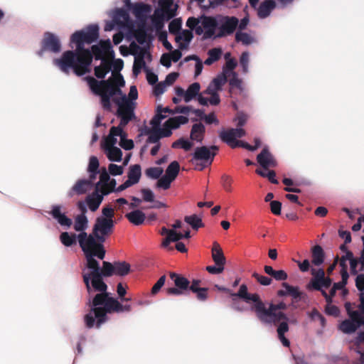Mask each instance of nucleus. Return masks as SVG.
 I'll return each instance as SVG.
<instances>
[{
	"mask_svg": "<svg viewBox=\"0 0 364 364\" xmlns=\"http://www.w3.org/2000/svg\"><path fill=\"white\" fill-rule=\"evenodd\" d=\"M98 36L97 25H90L85 29L76 31L70 38V43H75L76 46L75 50L64 52L60 58L53 60V64L65 74L73 71L76 75L82 76L89 73L92 55L89 49L84 48L85 43H93Z\"/></svg>",
	"mask_w": 364,
	"mask_h": 364,
	"instance_id": "f257e3e1",
	"label": "nucleus"
},
{
	"mask_svg": "<svg viewBox=\"0 0 364 364\" xmlns=\"http://www.w3.org/2000/svg\"><path fill=\"white\" fill-rule=\"evenodd\" d=\"M232 296H239L246 303L252 302L250 306V310L255 314L257 319L264 325H277L281 320H289V318L282 311L278 310H285L287 305L283 301L278 304L269 303L268 307L262 300L260 296L257 294H250L248 292L247 287L243 284L240 287L237 294H232Z\"/></svg>",
	"mask_w": 364,
	"mask_h": 364,
	"instance_id": "f03ea898",
	"label": "nucleus"
},
{
	"mask_svg": "<svg viewBox=\"0 0 364 364\" xmlns=\"http://www.w3.org/2000/svg\"><path fill=\"white\" fill-rule=\"evenodd\" d=\"M83 252L86 259V267L91 270L89 273H82L83 282L88 294L90 295L92 293L91 285L93 289L104 291L107 289V285L104 282L103 277H109L114 274V262L104 261L102 267L100 268L99 262L95 257L103 259L106 255L105 250L104 254H102V256L97 253V250H85Z\"/></svg>",
	"mask_w": 364,
	"mask_h": 364,
	"instance_id": "7ed1b4c3",
	"label": "nucleus"
},
{
	"mask_svg": "<svg viewBox=\"0 0 364 364\" xmlns=\"http://www.w3.org/2000/svg\"><path fill=\"white\" fill-rule=\"evenodd\" d=\"M93 291H98L93 297L90 306V311L85 315L84 321L87 328L96 327L100 328L101 326L107 320V314L113 312L114 308L119 306V302L114 298L109 296L107 289L100 290L93 289Z\"/></svg>",
	"mask_w": 364,
	"mask_h": 364,
	"instance_id": "20e7f679",
	"label": "nucleus"
},
{
	"mask_svg": "<svg viewBox=\"0 0 364 364\" xmlns=\"http://www.w3.org/2000/svg\"><path fill=\"white\" fill-rule=\"evenodd\" d=\"M100 95L102 106L104 109L111 110V102L117 106V116L121 119V125L126 126L135 118V100L138 92H94Z\"/></svg>",
	"mask_w": 364,
	"mask_h": 364,
	"instance_id": "39448f33",
	"label": "nucleus"
},
{
	"mask_svg": "<svg viewBox=\"0 0 364 364\" xmlns=\"http://www.w3.org/2000/svg\"><path fill=\"white\" fill-rule=\"evenodd\" d=\"M115 222L97 218L93 225L92 233L87 235L86 232H80L77 240L82 252L97 250L101 256L105 252L104 242L107 237L114 232Z\"/></svg>",
	"mask_w": 364,
	"mask_h": 364,
	"instance_id": "423d86ee",
	"label": "nucleus"
},
{
	"mask_svg": "<svg viewBox=\"0 0 364 364\" xmlns=\"http://www.w3.org/2000/svg\"><path fill=\"white\" fill-rule=\"evenodd\" d=\"M90 91H122L125 86V80L121 73L112 72L107 80H98L94 77L85 78Z\"/></svg>",
	"mask_w": 364,
	"mask_h": 364,
	"instance_id": "0eeeda50",
	"label": "nucleus"
},
{
	"mask_svg": "<svg viewBox=\"0 0 364 364\" xmlns=\"http://www.w3.org/2000/svg\"><path fill=\"white\" fill-rule=\"evenodd\" d=\"M218 33V27L216 21V16H200V27H198L196 29V34L198 36H203V39H215L218 38L216 37Z\"/></svg>",
	"mask_w": 364,
	"mask_h": 364,
	"instance_id": "6e6552de",
	"label": "nucleus"
},
{
	"mask_svg": "<svg viewBox=\"0 0 364 364\" xmlns=\"http://www.w3.org/2000/svg\"><path fill=\"white\" fill-rule=\"evenodd\" d=\"M218 33L216 37L223 38L232 34L238 25V19L235 16L216 15Z\"/></svg>",
	"mask_w": 364,
	"mask_h": 364,
	"instance_id": "1a4fd4ad",
	"label": "nucleus"
},
{
	"mask_svg": "<svg viewBox=\"0 0 364 364\" xmlns=\"http://www.w3.org/2000/svg\"><path fill=\"white\" fill-rule=\"evenodd\" d=\"M218 150L219 147L216 145L197 147L193 153V160L202 161L204 163V165L201 166L198 170L202 171L205 167V164L211 165Z\"/></svg>",
	"mask_w": 364,
	"mask_h": 364,
	"instance_id": "9d476101",
	"label": "nucleus"
},
{
	"mask_svg": "<svg viewBox=\"0 0 364 364\" xmlns=\"http://www.w3.org/2000/svg\"><path fill=\"white\" fill-rule=\"evenodd\" d=\"M237 65V62L234 58L227 60L223 68V72L229 76V84L232 89H237L239 91L245 90L243 81L239 78L238 74L234 71Z\"/></svg>",
	"mask_w": 364,
	"mask_h": 364,
	"instance_id": "9b49d317",
	"label": "nucleus"
},
{
	"mask_svg": "<svg viewBox=\"0 0 364 364\" xmlns=\"http://www.w3.org/2000/svg\"><path fill=\"white\" fill-rule=\"evenodd\" d=\"M350 320L346 319L340 324V329L345 333H354L361 325L364 324L362 315L359 311H353L350 314Z\"/></svg>",
	"mask_w": 364,
	"mask_h": 364,
	"instance_id": "f8f14e48",
	"label": "nucleus"
},
{
	"mask_svg": "<svg viewBox=\"0 0 364 364\" xmlns=\"http://www.w3.org/2000/svg\"><path fill=\"white\" fill-rule=\"evenodd\" d=\"M48 50L54 53H58L61 50V44L59 38L51 33H46L42 41V48L38 52V55H43L44 51Z\"/></svg>",
	"mask_w": 364,
	"mask_h": 364,
	"instance_id": "ddd939ff",
	"label": "nucleus"
},
{
	"mask_svg": "<svg viewBox=\"0 0 364 364\" xmlns=\"http://www.w3.org/2000/svg\"><path fill=\"white\" fill-rule=\"evenodd\" d=\"M245 135V131L242 128L229 129L228 130H223L220 132L219 136L220 139L228 144L231 148L235 145L236 138H242Z\"/></svg>",
	"mask_w": 364,
	"mask_h": 364,
	"instance_id": "4468645a",
	"label": "nucleus"
},
{
	"mask_svg": "<svg viewBox=\"0 0 364 364\" xmlns=\"http://www.w3.org/2000/svg\"><path fill=\"white\" fill-rule=\"evenodd\" d=\"M257 161L264 170H267L270 167L274 168L277 166L276 159L267 147H264L257 156Z\"/></svg>",
	"mask_w": 364,
	"mask_h": 364,
	"instance_id": "2eb2a0df",
	"label": "nucleus"
},
{
	"mask_svg": "<svg viewBox=\"0 0 364 364\" xmlns=\"http://www.w3.org/2000/svg\"><path fill=\"white\" fill-rule=\"evenodd\" d=\"M151 54L146 50H141L134 56V61L133 65V74L137 76L141 71L142 69L145 70V68H147L145 64V59L151 60Z\"/></svg>",
	"mask_w": 364,
	"mask_h": 364,
	"instance_id": "dca6fc26",
	"label": "nucleus"
},
{
	"mask_svg": "<svg viewBox=\"0 0 364 364\" xmlns=\"http://www.w3.org/2000/svg\"><path fill=\"white\" fill-rule=\"evenodd\" d=\"M61 205H54L51 207V210L48 212V214L58 221L61 226H66L70 228L73 221L70 218H68L65 213L61 212Z\"/></svg>",
	"mask_w": 364,
	"mask_h": 364,
	"instance_id": "f3484780",
	"label": "nucleus"
},
{
	"mask_svg": "<svg viewBox=\"0 0 364 364\" xmlns=\"http://www.w3.org/2000/svg\"><path fill=\"white\" fill-rule=\"evenodd\" d=\"M193 38V34L191 30H181L180 33L175 36L176 41L178 43V48L181 50L186 49Z\"/></svg>",
	"mask_w": 364,
	"mask_h": 364,
	"instance_id": "a211bd4d",
	"label": "nucleus"
},
{
	"mask_svg": "<svg viewBox=\"0 0 364 364\" xmlns=\"http://www.w3.org/2000/svg\"><path fill=\"white\" fill-rule=\"evenodd\" d=\"M311 274L312 275V278L308 284L307 288L309 289H318L320 287L317 282L326 277L325 272L322 268H319L318 269L311 268Z\"/></svg>",
	"mask_w": 364,
	"mask_h": 364,
	"instance_id": "6ab92c4d",
	"label": "nucleus"
},
{
	"mask_svg": "<svg viewBox=\"0 0 364 364\" xmlns=\"http://www.w3.org/2000/svg\"><path fill=\"white\" fill-rule=\"evenodd\" d=\"M91 186V182L86 179L78 180L69 192L70 197L76 195H82L87 193Z\"/></svg>",
	"mask_w": 364,
	"mask_h": 364,
	"instance_id": "aec40b11",
	"label": "nucleus"
},
{
	"mask_svg": "<svg viewBox=\"0 0 364 364\" xmlns=\"http://www.w3.org/2000/svg\"><path fill=\"white\" fill-rule=\"evenodd\" d=\"M311 263L315 266L321 265L325 259V253L323 248L318 245H314L311 249Z\"/></svg>",
	"mask_w": 364,
	"mask_h": 364,
	"instance_id": "412c9836",
	"label": "nucleus"
},
{
	"mask_svg": "<svg viewBox=\"0 0 364 364\" xmlns=\"http://www.w3.org/2000/svg\"><path fill=\"white\" fill-rule=\"evenodd\" d=\"M205 126L201 122L196 123L192 126L190 138L193 141L202 142L205 136Z\"/></svg>",
	"mask_w": 364,
	"mask_h": 364,
	"instance_id": "4be33fe9",
	"label": "nucleus"
},
{
	"mask_svg": "<svg viewBox=\"0 0 364 364\" xmlns=\"http://www.w3.org/2000/svg\"><path fill=\"white\" fill-rule=\"evenodd\" d=\"M103 200V195H100L97 191L88 195L85 201L91 211H96Z\"/></svg>",
	"mask_w": 364,
	"mask_h": 364,
	"instance_id": "5701e85b",
	"label": "nucleus"
},
{
	"mask_svg": "<svg viewBox=\"0 0 364 364\" xmlns=\"http://www.w3.org/2000/svg\"><path fill=\"white\" fill-rule=\"evenodd\" d=\"M212 257L215 265L225 266L226 262L225 257L222 248L216 242L213 243V247L212 248Z\"/></svg>",
	"mask_w": 364,
	"mask_h": 364,
	"instance_id": "b1692460",
	"label": "nucleus"
},
{
	"mask_svg": "<svg viewBox=\"0 0 364 364\" xmlns=\"http://www.w3.org/2000/svg\"><path fill=\"white\" fill-rule=\"evenodd\" d=\"M275 6L276 4L274 0H265L258 7L257 14L259 17L261 18H266L270 14Z\"/></svg>",
	"mask_w": 364,
	"mask_h": 364,
	"instance_id": "393cba45",
	"label": "nucleus"
},
{
	"mask_svg": "<svg viewBox=\"0 0 364 364\" xmlns=\"http://www.w3.org/2000/svg\"><path fill=\"white\" fill-rule=\"evenodd\" d=\"M95 75L100 80H104L107 74L110 72V67L109 65V60L106 58L102 59L100 64L94 68Z\"/></svg>",
	"mask_w": 364,
	"mask_h": 364,
	"instance_id": "a878e982",
	"label": "nucleus"
},
{
	"mask_svg": "<svg viewBox=\"0 0 364 364\" xmlns=\"http://www.w3.org/2000/svg\"><path fill=\"white\" fill-rule=\"evenodd\" d=\"M126 218L134 225H141L144 223L146 215L140 210H135L125 215Z\"/></svg>",
	"mask_w": 364,
	"mask_h": 364,
	"instance_id": "bb28decb",
	"label": "nucleus"
},
{
	"mask_svg": "<svg viewBox=\"0 0 364 364\" xmlns=\"http://www.w3.org/2000/svg\"><path fill=\"white\" fill-rule=\"evenodd\" d=\"M228 80L229 81V76L223 72L213 80L210 85L205 91H219Z\"/></svg>",
	"mask_w": 364,
	"mask_h": 364,
	"instance_id": "cd10ccee",
	"label": "nucleus"
},
{
	"mask_svg": "<svg viewBox=\"0 0 364 364\" xmlns=\"http://www.w3.org/2000/svg\"><path fill=\"white\" fill-rule=\"evenodd\" d=\"M170 277L173 281L175 286L181 291H183L188 289L190 282L187 278L175 272H171Z\"/></svg>",
	"mask_w": 364,
	"mask_h": 364,
	"instance_id": "c85d7f7f",
	"label": "nucleus"
},
{
	"mask_svg": "<svg viewBox=\"0 0 364 364\" xmlns=\"http://www.w3.org/2000/svg\"><path fill=\"white\" fill-rule=\"evenodd\" d=\"M141 176V168L139 164L132 165L129 167L127 174V180L130 181V182L132 183L133 185L137 183L139 181Z\"/></svg>",
	"mask_w": 364,
	"mask_h": 364,
	"instance_id": "c756f323",
	"label": "nucleus"
},
{
	"mask_svg": "<svg viewBox=\"0 0 364 364\" xmlns=\"http://www.w3.org/2000/svg\"><path fill=\"white\" fill-rule=\"evenodd\" d=\"M151 11V6L144 3H136L133 6V13L137 18L147 16Z\"/></svg>",
	"mask_w": 364,
	"mask_h": 364,
	"instance_id": "7c9ffc66",
	"label": "nucleus"
},
{
	"mask_svg": "<svg viewBox=\"0 0 364 364\" xmlns=\"http://www.w3.org/2000/svg\"><path fill=\"white\" fill-rule=\"evenodd\" d=\"M88 227V220L85 215H77L75 218L74 229L80 232H85Z\"/></svg>",
	"mask_w": 364,
	"mask_h": 364,
	"instance_id": "2f4dec72",
	"label": "nucleus"
},
{
	"mask_svg": "<svg viewBox=\"0 0 364 364\" xmlns=\"http://www.w3.org/2000/svg\"><path fill=\"white\" fill-rule=\"evenodd\" d=\"M166 15L168 18H171L174 16V14L166 13L164 9H156L151 17V21L156 26L161 24Z\"/></svg>",
	"mask_w": 364,
	"mask_h": 364,
	"instance_id": "473e14b6",
	"label": "nucleus"
},
{
	"mask_svg": "<svg viewBox=\"0 0 364 364\" xmlns=\"http://www.w3.org/2000/svg\"><path fill=\"white\" fill-rule=\"evenodd\" d=\"M184 221L190 225L191 228L196 231H198L200 228L204 226L201 218L196 214L185 216Z\"/></svg>",
	"mask_w": 364,
	"mask_h": 364,
	"instance_id": "72a5a7b5",
	"label": "nucleus"
},
{
	"mask_svg": "<svg viewBox=\"0 0 364 364\" xmlns=\"http://www.w3.org/2000/svg\"><path fill=\"white\" fill-rule=\"evenodd\" d=\"M130 264L126 262H114V274L124 277L130 272Z\"/></svg>",
	"mask_w": 364,
	"mask_h": 364,
	"instance_id": "f704fd0d",
	"label": "nucleus"
},
{
	"mask_svg": "<svg viewBox=\"0 0 364 364\" xmlns=\"http://www.w3.org/2000/svg\"><path fill=\"white\" fill-rule=\"evenodd\" d=\"M188 122V119L187 117L180 115V116H176L174 117L169 118L166 122V126L169 127L172 129H177L181 124H185Z\"/></svg>",
	"mask_w": 364,
	"mask_h": 364,
	"instance_id": "c9c22d12",
	"label": "nucleus"
},
{
	"mask_svg": "<svg viewBox=\"0 0 364 364\" xmlns=\"http://www.w3.org/2000/svg\"><path fill=\"white\" fill-rule=\"evenodd\" d=\"M105 149L107 151V156L109 161L117 162L122 161V151L117 146H112L108 147Z\"/></svg>",
	"mask_w": 364,
	"mask_h": 364,
	"instance_id": "e433bc0d",
	"label": "nucleus"
},
{
	"mask_svg": "<svg viewBox=\"0 0 364 364\" xmlns=\"http://www.w3.org/2000/svg\"><path fill=\"white\" fill-rule=\"evenodd\" d=\"M182 233L177 232L175 230H171L170 232V234L168 236H166L163 240V242L161 243V246L164 248H167L171 242H178L179 240H182Z\"/></svg>",
	"mask_w": 364,
	"mask_h": 364,
	"instance_id": "4c0bfd02",
	"label": "nucleus"
},
{
	"mask_svg": "<svg viewBox=\"0 0 364 364\" xmlns=\"http://www.w3.org/2000/svg\"><path fill=\"white\" fill-rule=\"evenodd\" d=\"M180 171L179 163L176 161H172L166 170L165 176L170 178L171 180L174 181L177 177Z\"/></svg>",
	"mask_w": 364,
	"mask_h": 364,
	"instance_id": "58836bf2",
	"label": "nucleus"
},
{
	"mask_svg": "<svg viewBox=\"0 0 364 364\" xmlns=\"http://www.w3.org/2000/svg\"><path fill=\"white\" fill-rule=\"evenodd\" d=\"M76 238L77 236L75 234L70 235L68 232H63L60 235V242L66 247H70L75 244Z\"/></svg>",
	"mask_w": 364,
	"mask_h": 364,
	"instance_id": "ea45409f",
	"label": "nucleus"
},
{
	"mask_svg": "<svg viewBox=\"0 0 364 364\" xmlns=\"http://www.w3.org/2000/svg\"><path fill=\"white\" fill-rule=\"evenodd\" d=\"M235 40L245 46H248L254 41V38L250 34L240 31L235 33Z\"/></svg>",
	"mask_w": 364,
	"mask_h": 364,
	"instance_id": "a19ab883",
	"label": "nucleus"
},
{
	"mask_svg": "<svg viewBox=\"0 0 364 364\" xmlns=\"http://www.w3.org/2000/svg\"><path fill=\"white\" fill-rule=\"evenodd\" d=\"M116 180L110 179L108 182L101 185L100 191L103 196H107L112 192H116Z\"/></svg>",
	"mask_w": 364,
	"mask_h": 364,
	"instance_id": "79ce46f5",
	"label": "nucleus"
},
{
	"mask_svg": "<svg viewBox=\"0 0 364 364\" xmlns=\"http://www.w3.org/2000/svg\"><path fill=\"white\" fill-rule=\"evenodd\" d=\"M192 146H193V143L189 141L187 139H185L183 137H181V138L178 139V140H176V141H174L171 145V147L173 149L181 148L186 151L191 150Z\"/></svg>",
	"mask_w": 364,
	"mask_h": 364,
	"instance_id": "37998d69",
	"label": "nucleus"
},
{
	"mask_svg": "<svg viewBox=\"0 0 364 364\" xmlns=\"http://www.w3.org/2000/svg\"><path fill=\"white\" fill-rule=\"evenodd\" d=\"M282 287L287 289V295L291 296L294 299H297L301 297V292L299 291L298 287L291 286L286 282L282 283Z\"/></svg>",
	"mask_w": 364,
	"mask_h": 364,
	"instance_id": "c03bdc74",
	"label": "nucleus"
},
{
	"mask_svg": "<svg viewBox=\"0 0 364 364\" xmlns=\"http://www.w3.org/2000/svg\"><path fill=\"white\" fill-rule=\"evenodd\" d=\"M255 172L257 174L263 178H267L268 180L273 184H278L279 183L276 178V173L273 170H270L266 173L264 171L257 168L256 169Z\"/></svg>",
	"mask_w": 364,
	"mask_h": 364,
	"instance_id": "a18cd8bd",
	"label": "nucleus"
},
{
	"mask_svg": "<svg viewBox=\"0 0 364 364\" xmlns=\"http://www.w3.org/2000/svg\"><path fill=\"white\" fill-rule=\"evenodd\" d=\"M146 134L149 135L146 140L147 143L157 144L159 143V140L161 138V135H160V132H158L157 129H154L153 130L147 129L146 131Z\"/></svg>",
	"mask_w": 364,
	"mask_h": 364,
	"instance_id": "49530a36",
	"label": "nucleus"
},
{
	"mask_svg": "<svg viewBox=\"0 0 364 364\" xmlns=\"http://www.w3.org/2000/svg\"><path fill=\"white\" fill-rule=\"evenodd\" d=\"M102 215L100 216L99 218H101L102 219L109 220V221L111 222H115L114 220V209L109 206H105L102 209Z\"/></svg>",
	"mask_w": 364,
	"mask_h": 364,
	"instance_id": "de8ad7c7",
	"label": "nucleus"
},
{
	"mask_svg": "<svg viewBox=\"0 0 364 364\" xmlns=\"http://www.w3.org/2000/svg\"><path fill=\"white\" fill-rule=\"evenodd\" d=\"M250 54L248 52H243L240 58V65L242 67V73H247L249 69Z\"/></svg>",
	"mask_w": 364,
	"mask_h": 364,
	"instance_id": "09e8293b",
	"label": "nucleus"
},
{
	"mask_svg": "<svg viewBox=\"0 0 364 364\" xmlns=\"http://www.w3.org/2000/svg\"><path fill=\"white\" fill-rule=\"evenodd\" d=\"M163 173V169L160 167H151L146 170L145 173L147 177L157 179Z\"/></svg>",
	"mask_w": 364,
	"mask_h": 364,
	"instance_id": "8fccbe9b",
	"label": "nucleus"
},
{
	"mask_svg": "<svg viewBox=\"0 0 364 364\" xmlns=\"http://www.w3.org/2000/svg\"><path fill=\"white\" fill-rule=\"evenodd\" d=\"M109 65L110 67V72L120 73L124 66V62L120 58L114 59L112 61L109 60Z\"/></svg>",
	"mask_w": 364,
	"mask_h": 364,
	"instance_id": "3c124183",
	"label": "nucleus"
},
{
	"mask_svg": "<svg viewBox=\"0 0 364 364\" xmlns=\"http://www.w3.org/2000/svg\"><path fill=\"white\" fill-rule=\"evenodd\" d=\"M181 21L179 19H173L169 23L168 31L170 33L178 35L181 31Z\"/></svg>",
	"mask_w": 364,
	"mask_h": 364,
	"instance_id": "603ef678",
	"label": "nucleus"
},
{
	"mask_svg": "<svg viewBox=\"0 0 364 364\" xmlns=\"http://www.w3.org/2000/svg\"><path fill=\"white\" fill-rule=\"evenodd\" d=\"M172 181L173 180H171L170 178L164 175L158 180L156 186L158 188H163L164 190H167L170 188Z\"/></svg>",
	"mask_w": 364,
	"mask_h": 364,
	"instance_id": "864d4df0",
	"label": "nucleus"
},
{
	"mask_svg": "<svg viewBox=\"0 0 364 364\" xmlns=\"http://www.w3.org/2000/svg\"><path fill=\"white\" fill-rule=\"evenodd\" d=\"M166 115L162 114L161 110H157L156 114L152 118L150 122V124L156 129L159 128V125L161 122V120L166 118Z\"/></svg>",
	"mask_w": 364,
	"mask_h": 364,
	"instance_id": "5fc2aeb1",
	"label": "nucleus"
},
{
	"mask_svg": "<svg viewBox=\"0 0 364 364\" xmlns=\"http://www.w3.org/2000/svg\"><path fill=\"white\" fill-rule=\"evenodd\" d=\"M252 277L257 279V281L263 286H269L272 284V279L268 277L260 275L257 272L252 274Z\"/></svg>",
	"mask_w": 364,
	"mask_h": 364,
	"instance_id": "6e6d98bb",
	"label": "nucleus"
},
{
	"mask_svg": "<svg viewBox=\"0 0 364 364\" xmlns=\"http://www.w3.org/2000/svg\"><path fill=\"white\" fill-rule=\"evenodd\" d=\"M186 26L190 28L191 31L194 30L196 33V29L198 27H200V17L198 18L194 17H190L186 21Z\"/></svg>",
	"mask_w": 364,
	"mask_h": 364,
	"instance_id": "4d7b16f0",
	"label": "nucleus"
},
{
	"mask_svg": "<svg viewBox=\"0 0 364 364\" xmlns=\"http://www.w3.org/2000/svg\"><path fill=\"white\" fill-rule=\"evenodd\" d=\"M317 284L319 285L320 288L315 290L322 292V291H325L323 289H328L331 286L332 279L329 276H328L318 281Z\"/></svg>",
	"mask_w": 364,
	"mask_h": 364,
	"instance_id": "13d9d810",
	"label": "nucleus"
},
{
	"mask_svg": "<svg viewBox=\"0 0 364 364\" xmlns=\"http://www.w3.org/2000/svg\"><path fill=\"white\" fill-rule=\"evenodd\" d=\"M221 183L223 188L227 192L232 191V179L230 176L223 175L221 178Z\"/></svg>",
	"mask_w": 364,
	"mask_h": 364,
	"instance_id": "bf43d9fd",
	"label": "nucleus"
},
{
	"mask_svg": "<svg viewBox=\"0 0 364 364\" xmlns=\"http://www.w3.org/2000/svg\"><path fill=\"white\" fill-rule=\"evenodd\" d=\"M287 321H288V320H281L277 324V325H278L277 329L278 336L284 335L285 333H287L289 331V324H288Z\"/></svg>",
	"mask_w": 364,
	"mask_h": 364,
	"instance_id": "052dcab7",
	"label": "nucleus"
},
{
	"mask_svg": "<svg viewBox=\"0 0 364 364\" xmlns=\"http://www.w3.org/2000/svg\"><path fill=\"white\" fill-rule=\"evenodd\" d=\"M125 126H122L121 125V122H119V124L117 126V127H111L110 130H109V134H111V135H113L114 136H120L121 139L122 137H125L126 136V134L123 132V128Z\"/></svg>",
	"mask_w": 364,
	"mask_h": 364,
	"instance_id": "680f3d73",
	"label": "nucleus"
},
{
	"mask_svg": "<svg viewBox=\"0 0 364 364\" xmlns=\"http://www.w3.org/2000/svg\"><path fill=\"white\" fill-rule=\"evenodd\" d=\"M90 51L92 53V57L94 56L95 60H100L102 61V59L105 58L104 57L105 53L97 45L92 46V50Z\"/></svg>",
	"mask_w": 364,
	"mask_h": 364,
	"instance_id": "e2e57ef3",
	"label": "nucleus"
},
{
	"mask_svg": "<svg viewBox=\"0 0 364 364\" xmlns=\"http://www.w3.org/2000/svg\"><path fill=\"white\" fill-rule=\"evenodd\" d=\"M165 282H166V276L163 275L159 279V280L156 282V284L151 288V294H153V295L156 294L160 291L161 287L164 285Z\"/></svg>",
	"mask_w": 364,
	"mask_h": 364,
	"instance_id": "0e129e2a",
	"label": "nucleus"
},
{
	"mask_svg": "<svg viewBox=\"0 0 364 364\" xmlns=\"http://www.w3.org/2000/svg\"><path fill=\"white\" fill-rule=\"evenodd\" d=\"M99 168V161L96 156H91L89 161L87 171L89 172H97Z\"/></svg>",
	"mask_w": 364,
	"mask_h": 364,
	"instance_id": "69168bd1",
	"label": "nucleus"
},
{
	"mask_svg": "<svg viewBox=\"0 0 364 364\" xmlns=\"http://www.w3.org/2000/svg\"><path fill=\"white\" fill-rule=\"evenodd\" d=\"M208 55L214 62H216L220 59L222 55V50L219 48H212L208 50Z\"/></svg>",
	"mask_w": 364,
	"mask_h": 364,
	"instance_id": "338daca9",
	"label": "nucleus"
},
{
	"mask_svg": "<svg viewBox=\"0 0 364 364\" xmlns=\"http://www.w3.org/2000/svg\"><path fill=\"white\" fill-rule=\"evenodd\" d=\"M109 173L112 176H119L123 173V168L114 164H110L108 166Z\"/></svg>",
	"mask_w": 364,
	"mask_h": 364,
	"instance_id": "774afa93",
	"label": "nucleus"
}]
</instances>
